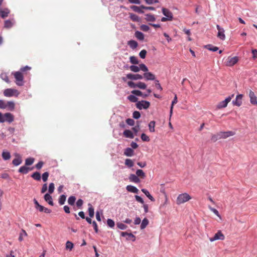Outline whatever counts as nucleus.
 I'll return each instance as SVG.
<instances>
[{
  "instance_id": "f257e3e1",
  "label": "nucleus",
  "mask_w": 257,
  "mask_h": 257,
  "mask_svg": "<svg viewBox=\"0 0 257 257\" xmlns=\"http://www.w3.org/2000/svg\"><path fill=\"white\" fill-rule=\"evenodd\" d=\"M14 120V116L11 113H6L3 114L0 112V122H4L5 121L9 123L12 122Z\"/></svg>"
},
{
  "instance_id": "f03ea898",
  "label": "nucleus",
  "mask_w": 257,
  "mask_h": 257,
  "mask_svg": "<svg viewBox=\"0 0 257 257\" xmlns=\"http://www.w3.org/2000/svg\"><path fill=\"white\" fill-rule=\"evenodd\" d=\"M191 199V196L186 193L180 194L177 198V203L180 204L184 203Z\"/></svg>"
},
{
  "instance_id": "7ed1b4c3",
  "label": "nucleus",
  "mask_w": 257,
  "mask_h": 257,
  "mask_svg": "<svg viewBox=\"0 0 257 257\" xmlns=\"http://www.w3.org/2000/svg\"><path fill=\"white\" fill-rule=\"evenodd\" d=\"M14 77L16 79V83L19 86H22L23 85L24 77L22 72L21 71H17L14 73Z\"/></svg>"
},
{
  "instance_id": "20e7f679",
  "label": "nucleus",
  "mask_w": 257,
  "mask_h": 257,
  "mask_svg": "<svg viewBox=\"0 0 257 257\" xmlns=\"http://www.w3.org/2000/svg\"><path fill=\"white\" fill-rule=\"evenodd\" d=\"M19 94V93L17 90L12 88L6 89L4 91V95L7 97H12L14 95L17 96Z\"/></svg>"
},
{
  "instance_id": "39448f33",
  "label": "nucleus",
  "mask_w": 257,
  "mask_h": 257,
  "mask_svg": "<svg viewBox=\"0 0 257 257\" xmlns=\"http://www.w3.org/2000/svg\"><path fill=\"white\" fill-rule=\"evenodd\" d=\"M150 103L146 100H142L137 102L136 106L139 109H147L149 107Z\"/></svg>"
},
{
  "instance_id": "423d86ee",
  "label": "nucleus",
  "mask_w": 257,
  "mask_h": 257,
  "mask_svg": "<svg viewBox=\"0 0 257 257\" xmlns=\"http://www.w3.org/2000/svg\"><path fill=\"white\" fill-rule=\"evenodd\" d=\"M224 238V236L223 233L221 232V231H218L215 234L213 237H210L209 238V240L211 242L214 241L216 240H223Z\"/></svg>"
},
{
  "instance_id": "0eeeda50",
  "label": "nucleus",
  "mask_w": 257,
  "mask_h": 257,
  "mask_svg": "<svg viewBox=\"0 0 257 257\" xmlns=\"http://www.w3.org/2000/svg\"><path fill=\"white\" fill-rule=\"evenodd\" d=\"M238 58L236 56L233 57H228L226 63V65L228 66H233L238 62Z\"/></svg>"
},
{
  "instance_id": "6e6552de",
  "label": "nucleus",
  "mask_w": 257,
  "mask_h": 257,
  "mask_svg": "<svg viewBox=\"0 0 257 257\" xmlns=\"http://www.w3.org/2000/svg\"><path fill=\"white\" fill-rule=\"evenodd\" d=\"M225 136V133L224 132H219L217 133L216 134L213 135L211 137V140L213 142H215L217 140L223 138Z\"/></svg>"
},
{
  "instance_id": "1a4fd4ad",
  "label": "nucleus",
  "mask_w": 257,
  "mask_h": 257,
  "mask_svg": "<svg viewBox=\"0 0 257 257\" xmlns=\"http://www.w3.org/2000/svg\"><path fill=\"white\" fill-rule=\"evenodd\" d=\"M15 158L13 160L12 163L14 166H17L22 163V159L21 155L19 154H15Z\"/></svg>"
},
{
  "instance_id": "9d476101",
  "label": "nucleus",
  "mask_w": 257,
  "mask_h": 257,
  "mask_svg": "<svg viewBox=\"0 0 257 257\" xmlns=\"http://www.w3.org/2000/svg\"><path fill=\"white\" fill-rule=\"evenodd\" d=\"M249 97L250 98V102L253 105H257V99L254 93L251 90L249 91Z\"/></svg>"
},
{
  "instance_id": "9b49d317",
  "label": "nucleus",
  "mask_w": 257,
  "mask_h": 257,
  "mask_svg": "<svg viewBox=\"0 0 257 257\" xmlns=\"http://www.w3.org/2000/svg\"><path fill=\"white\" fill-rule=\"evenodd\" d=\"M126 77L127 79L131 80H139L142 79L143 78V76L140 74H134L132 73L127 74L126 75Z\"/></svg>"
},
{
  "instance_id": "f8f14e48",
  "label": "nucleus",
  "mask_w": 257,
  "mask_h": 257,
  "mask_svg": "<svg viewBox=\"0 0 257 257\" xmlns=\"http://www.w3.org/2000/svg\"><path fill=\"white\" fill-rule=\"evenodd\" d=\"M162 13L164 16L169 19V21H171L173 19V14L168 9L166 8L162 9Z\"/></svg>"
},
{
  "instance_id": "ddd939ff",
  "label": "nucleus",
  "mask_w": 257,
  "mask_h": 257,
  "mask_svg": "<svg viewBox=\"0 0 257 257\" xmlns=\"http://www.w3.org/2000/svg\"><path fill=\"white\" fill-rule=\"evenodd\" d=\"M243 95L242 94H239L236 96V99L235 100H233L232 103L234 105H235L237 106H239L242 104V98Z\"/></svg>"
},
{
  "instance_id": "4468645a",
  "label": "nucleus",
  "mask_w": 257,
  "mask_h": 257,
  "mask_svg": "<svg viewBox=\"0 0 257 257\" xmlns=\"http://www.w3.org/2000/svg\"><path fill=\"white\" fill-rule=\"evenodd\" d=\"M14 24L15 20L14 19L6 20L4 23V27L6 29H10L14 26Z\"/></svg>"
},
{
  "instance_id": "2eb2a0df",
  "label": "nucleus",
  "mask_w": 257,
  "mask_h": 257,
  "mask_svg": "<svg viewBox=\"0 0 257 257\" xmlns=\"http://www.w3.org/2000/svg\"><path fill=\"white\" fill-rule=\"evenodd\" d=\"M10 13L9 9L6 8L4 10L0 9V16L4 19L7 17Z\"/></svg>"
},
{
  "instance_id": "dca6fc26",
  "label": "nucleus",
  "mask_w": 257,
  "mask_h": 257,
  "mask_svg": "<svg viewBox=\"0 0 257 257\" xmlns=\"http://www.w3.org/2000/svg\"><path fill=\"white\" fill-rule=\"evenodd\" d=\"M129 180L131 182H134L136 183H139L140 182V179L138 178L137 175L132 174L129 176Z\"/></svg>"
},
{
  "instance_id": "f3484780",
  "label": "nucleus",
  "mask_w": 257,
  "mask_h": 257,
  "mask_svg": "<svg viewBox=\"0 0 257 257\" xmlns=\"http://www.w3.org/2000/svg\"><path fill=\"white\" fill-rule=\"evenodd\" d=\"M44 199L50 205H51V206H53L54 205V203H53V202L52 196L50 195V194L46 193L44 195Z\"/></svg>"
},
{
  "instance_id": "a211bd4d",
  "label": "nucleus",
  "mask_w": 257,
  "mask_h": 257,
  "mask_svg": "<svg viewBox=\"0 0 257 257\" xmlns=\"http://www.w3.org/2000/svg\"><path fill=\"white\" fill-rule=\"evenodd\" d=\"M144 76L147 80H154L155 79V75L151 72L145 73Z\"/></svg>"
},
{
  "instance_id": "6ab92c4d",
  "label": "nucleus",
  "mask_w": 257,
  "mask_h": 257,
  "mask_svg": "<svg viewBox=\"0 0 257 257\" xmlns=\"http://www.w3.org/2000/svg\"><path fill=\"white\" fill-rule=\"evenodd\" d=\"M126 189L127 191L134 193H138L139 192V190L136 187L132 185H127L126 187Z\"/></svg>"
},
{
  "instance_id": "aec40b11",
  "label": "nucleus",
  "mask_w": 257,
  "mask_h": 257,
  "mask_svg": "<svg viewBox=\"0 0 257 257\" xmlns=\"http://www.w3.org/2000/svg\"><path fill=\"white\" fill-rule=\"evenodd\" d=\"M124 155L126 156L132 157L134 155V151L130 148H127L124 150Z\"/></svg>"
},
{
  "instance_id": "412c9836",
  "label": "nucleus",
  "mask_w": 257,
  "mask_h": 257,
  "mask_svg": "<svg viewBox=\"0 0 257 257\" xmlns=\"http://www.w3.org/2000/svg\"><path fill=\"white\" fill-rule=\"evenodd\" d=\"M131 8L135 12L140 14H143L144 13V12L143 10V9L141 7V6L140 7L132 6L131 7Z\"/></svg>"
},
{
  "instance_id": "4be33fe9",
  "label": "nucleus",
  "mask_w": 257,
  "mask_h": 257,
  "mask_svg": "<svg viewBox=\"0 0 257 257\" xmlns=\"http://www.w3.org/2000/svg\"><path fill=\"white\" fill-rule=\"evenodd\" d=\"M123 135L125 137L130 139H133L134 138V136L133 133L128 130H126L123 132Z\"/></svg>"
},
{
  "instance_id": "5701e85b",
  "label": "nucleus",
  "mask_w": 257,
  "mask_h": 257,
  "mask_svg": "<svg viewBox=\"0 0 257 257\" xmlns=\"http://www.w3.org/2000/svg\"><path fill=\"white\" fill-rule=\"evenodd\" d=\"M135 37L140 41H143L144 39V35L143 33L140 31H136L135 33Z\"/></svg>"
},
{
  "instance_id": "b1692460",
  "label": "nucleus",
  "mask_w": 257,
  "mask_h": 257,
  "mask_svg": "<svg viewBox=\"0 0 257 257\" xmlns=\"http://www.w3.org/2000/svg\"><path fill=\"white\" fill-rule=\"evenodd\" d=\"M145 19L148 22H155L156 21V18L154 15L152 14H146L145 15Z\"/></svg>"
},
{
  "instance_id": "393cba45",
  "label": "nucleus",
  "mask_w": 257,
  "mask_h": 257,
  "mask_svg": "<svg viewBox=\"0 0 257 257\" xmlns=\"http://www.w3.org/2000/svg\"><path fill=\"white\" fill-rule=\"evenodd\" d=\"M217 28L218 30L217 36L220 38L221 39H223L224 38V35L223 34V29H221L219 27V26L217 25Z\"/></svg>"
},
{
  "instance_id": "a878e982",
  "label": "nucleus",
  "mask_w": 257,
  "mask_h": 257,
  "mask_svg": "<svg viewBox=\"0 0 257 257\" xmlns=\"http://www.w3.org/2000/svg\"><path fill=\"white\" fill-rule=\"evenodd\" d=\"M15 105L13 101H8L6 103L7 108L9 110H13L15 109Z\"/></svg>"
},
{
  "instance_id": "bb28decb",
  "label": "nucleus",
  "mask_w": 257,
  "mask_h": 257,
  "mask_svg": "<svg viewBox=\"0 0 257 257\" xmlns=\"http://www.w3.org/2000/svg\"><path fill=\"white\" fill-rule=\"evenodd\" d=\"M136 175L142 179H144L146 177L145 173L141 169H138L136 171Z\"/></svg>"
},
{
  "instance_id": "cd10ccee",
  "label": "nucleus",
  "mask_w": 257,
  "mask_h": 257,
  "mask_svg": "<svg viewBox=\"0 0 257 257\" xmlns=\"http://www.w3.org/2000/svg\"><path fill=\"white\" fill-rule=\"evenodd\" d=\"M127 44L132 49H135L138 46V43L135 40H130L128 42Z\"/></svg>"
},
{
  "instance_id": "c85d7f7f",
  "label": "nucleus",
  "mask_w": 257,
  "mask_h": 257,
  "mask_svg": "<svg viewBox=\"0 0 257 257\" xmlns=\"http://www.w3.org/2000/svg\"><path fill=\"white\" fill-rule=\"evenodd\" d=\"M142 191L152 201H155L154 197L150 194L149 192L145 189H142Z\"/></svg>"
},
{
  "instance_id": "c756f323",
  "label": "nucleus",
  "mask_w": 257,
  "mask_h": 257,
  "mask_svg": "<svg viewBox=\"0 0 257 257\" xmlns=\"http://www.w3.org/2000/svg\"><path fill=\"white\" fill-rule=\"evenodd\" d=\"M31 177L36 181H40L41 180V174L39 172H36L31 175Z\"/></svg>"
},
{
  "instance_id": "7c9ffc66",
  "label": "nucleus",
  "mask_w": 257,
  "mask_h": 257,
  "mask_svg": "<svg viewBox=\"0 0 257 257\" xmlns=\"http://www.w3.org/2000/svg\"><path fill=\"white\" fill-rule=\"evenodd\" d=\"M130 18L133 22H139L140 18L139 16L133 13H130Z\"/></svg>"
},
{
  "instance_id": "2f4dec72",
  "label": "nucleus",
  "mask_w": 257,
  "mask_h": 257,
  "mask_svg": "<svg viewBox=\"0 0 257 257\" xmlns=\"http://www.w3.org/2000/svg\"><path fill=\"white\" fill-rule=\"evenodd\" d=\"M2 157L5 160H9L11 158V154L8 151H3L2 153Z\"/></svg>"
},
{
  "instance_id": "473e14b6",
  "label": "nucleus",
  "mask_w": 257,
  "mask_h": 257,
  "mask_svg": "<svg viewBox=\"0 0 257 257\" xmlns=\"http://www.w3.org/2000/svg\"><path fill=\"white\" fill-rule=\"evenodd\" d=\"M29 168L25 166H22L20 168L19 172L23 174H27L29 172Z\"/></svg>"
},
{
  "instance_id": "72a5a7b5",
  "label": "nucleus",
  "mask_w": 257,
  "mask_h": 257,
  "mask_svg": "<svg viewBox=\"0 0 257 257\" xmlns=\"http://www.w3.org/2000/svg\"><path fill=\"white\" fill-rule=\"evenodd\" d=\"M66 199V196L64 194L61 195L59 197V199H58V202H59V204L61 205H63L65 202Z\"/></svg>"
},
{
  "instance_id": "f704fd0d",
  "label": "nucleus",
  "mask_w": 257,
  "mask_h": 257,
  "mask_svg": "<svg viewBox=\"0 0 257 257\" xmlns=\"http://www.w3.org/2000/svg\"><path fill=\"white\" fill-rule=\"evenodd\" d=\"M88 213L90 217H93L94 215V208L92 205L90 203L88 204Z\"/></svg>"
},
{
  "instance_id": "c9c22d12",
  "label": "nucleus",
  "mask_w": 257,
  "mask_h": 257,
  "mask_svg": "<svg viewBox=\"0 0 257 257\" xmlns=\"http://www.w3.org/2000/svg\"><path fill=\"white\" fill-rule=\"evenodd\" d=\"M205 47L210 51L215 52L218 50V48L216 46H214L212 45L209 44L205 46Z\"/></svg>"
},
{
  "instance_id": "e433bc0d",
  "label": "nucleus",
  "mask_w": 257,
  "mask_h": 257,
  "mask_svg": "<svg viewBox=\"0 0 257 257\" xmlns=\"http://www.w3.org/2000/svg\"><path fill=\"white\" fill-rule=\"evenodd\" d=\"M149 224V220L147 218H145L142 222V223L141 224V228L142 229H143L144 228H145L146 227V226L148 225Z\"/></svg>"
},
{
  "instance_id": "4c0bfd02",
  "label": "nucleus",
  "mask_w": 257,
  "mask_h": 257,
  "mask_svg": "<svg viewBox=\"0 0 257 257\" xmlns=\"http://www.w3.org/2000/svg\"><path fill=\"white\" fill-rule=\"evenodd\" d=\"M34 204H35L36 208L37 209H39V210L40 212H42L43 208L44 206L40 205L39 203H38V201L36 199H34Z\"/></svg>"
},
{
  "instance_id": "58836bf2",
  "label": "nucleus",
  "mask_w": 257,
  "mask_h": 257,
  "mask_svg": "<svg viewBox=\"0 0 257 257\" xmlns=\"http://www.w3.org/2000/svg\"><path fill=\"white\" fill-rule=\"evenodd\" d=\"M76 201V197L74 196H71L68 199V203L70 205H73Z\"/></svg>"
},
{
  "instance_id": "ea45409f",
  "label": "nucleus",
  "mask_w": 257,
  "mask_h": 257,
  "mask_svg": "<svg viewBox=\"0 0 257 257\" xmlns=\"http://www.w3.org/2000/svg\"><path fill=\"white\" fill-rule=\"evenodd\" d=\"M155 121H151L149 124V131L151 132H155Z\"/></svg>"
},
{
  "instance_id": "a19ab883",
  "label": "nucleus",
  "mask_w": 257,
  "mask_h": 257,
  "mask_svg": "<svg viewBox=\"0 0 257 257\" xmlns=\"http://www.w3.org/2000/svg\"><path fill=\"white\" fill-rule=\"evenodd\" d=\"M125 165L128 167L131 168L134 166V163L132 160L130 159H126L125 160Z\"/></svg>"
},
{
  "instance_id": "79ce46f5",
  "label": "nucleus",
  "mask_w": 257,
  "mask_h": 257,
  "mask_svg": "<svg viewBox=\"0 0 257 257\" xmlns=\"http://www.w3.org/2000/svg\"><path fill=\"white\" fill-rule=\"evenodd\" d=\"M34 159L33 158H29L26 159L25 165L26 166H30L33 164Z\"/></svg>"
},
{
  "instance_id": "37998d69",
  "label": "nucleus",
  "mask_w": 257,
  "mask_h": 257,
  "mask_svg": "<svg viewBox=\"0 0 257 257\" xmlns=\"http://www.w3.org/2000/svg\"><path fill=\"white\" fill-rule=\"evenodd\" d=\"M127 99L132 102H136L138 101V98L134 95H130L127 96Z\"/></svg>"
},
{
  "instance_id": "c03bdc74",
  "label": "nucleus",
  "mask_w": 257,
  "mask_h": 257,
  "mask_svg": "<svg viewBox=\"0 0 257 257\" xmlns=\"http://www.w3.org/2000/svg\"><path fill=\"white\" fill-rule=\"evenodd\" d=\"M130 62L133 64H139V61L138 58L135 56H131L130 58Z\"/></svg>"
},
{
  "instance_id": "a18cd8bd",
  "label": "nucleus",
  "mask_w": 257,
  "mask_h": 257,
  "mask_svg": "<svg viewBox=\"0 0 257 257\" xmlns=\"http://www.w3.org/2000/svg\"><path fill=\"white\" fill-rule=\"evenodd\" d=\"M137 87L142 89H145L147 88V85L142 82H139L137 83Z\"/></svg>"
},
{
  "instance_id": "49530a36",
  "label": "nucleus",
  "mask_w": 257,
  "mask_h": 257,
  "mask_svg": "<svg viewBox=\"0 0 257 257\" xmlns=\"http://www.w3.org/2000/svg\"><path fill=\"white\" fill-rule=\"evenodd\" d=\"M117 227L121 230L126 229L127 226L124 224L120 222L117 223L116 224Z\"/></svg>"
},
{
  "instance_id": "de8ad7c7",
  "label": "nucleus",
  "mask_w": 257,
  "mask_h": 257,
  "mask_svg": "<svg viewBox=\"0 0 257 257\" xmlns=\"http://www.w3.org/2000/svg\"><path fill=\"white\" fill-rule=\"evenodd\" d=\"M55 189V185L53 183H51L49 186L48 192L49 194H52L54 192Z\"/></svg>"
},
{
  "instance_id": "09e8293b",
  "label": "nucleus",
  "mask_w": 257,
  "mask_h": 257,
  "mask_svg": "<svg viewBox=\"0 0 257 257\" xmlns=\"http://www.w3.org/2000/svg\"><path fill=\"white\" fill-rule=\"evenodd\" d=\"M27 233L25 230L22 229V232L20 233V236L19 237V240L20 241H22L23 240V236H27Z\"/></svg>"
},
{
  "instance_id": "8fccbe9b",
  "label": "nucleus",
  "mask_w": 257,
  "mask_h": 257,
  "mask_svg": "<svg viewBox=\"0 0 257 257\" xmlns=\"http://www.w3.org/2000/svg\"><path fill=\"white\" fill-rule=\"evenodd\" d=\"M49 175V173L48 172H46L42 174V180L45 182L48 180V178Z\"/></svg>"
},
{
  "instance_id": "3c124183",
  "label": "nucleus",
  "mask_w": 257,
  "mask_h": 257,
  "mask_svg": "<svg viewBox=\"0 0 257 257\" xmlns=\"http://www.w3.org/2000/svg\"><path fill=\"white\" fill-rule=\"evenodd\" d=\"M130 70L134 72H138L140 71L139 67L135 65H132L130 67Z\"/></svg>"
},
{
  "instance_id": "603ef678",
  "label": "nucleus",
  "mask_w": 257,
  "mask_h": 257,
  "mask_svg": "<svg viewBox=\"0 0 257 257\" xmlns=\"http://www.w3.org/2000/svg\"><path fill=\"white\" fill-rule=\"evenodd\" d=\"M73 244L70 241H67L66 243V248L71 250L73 248Z\"/></svg>"
},
{
  "instance_id": "864d4df0",
  "label": "nucleus",
  "mask_w": 257,
  "mask_h": 257,
  "mask_svg": "<svg viewBox=\"0 0 257 257\" xmlns=\"http://www.w3.org/2000/svg\"><path fill=\"white\" fill-rule=\"evenodd\" d=\"M140 70H141L144 72L148 71V69L147 67L144 64H141L139 65Z\"/></svg>"
},
{
  "instance_id": "5fc2aeb1",
  "label": "nucleus",
  "mask_w": 257,
  "mask_h": 257,
  "mask_svg": "<svg viewBox=\"0 0 257 257\" xmlns=\"http://www.w3.org/2000/svg\"><path fill=\"white\" fill-rule=\"evenodd\" d=\"M141 138L143 141L149 142L150 141L149 137L145 134H142Z\"/></svg>"
},
{
  "instance_id": "6e6d98bb",
  "label": "nucleus",
  "mask_w": 257,
  "mask_h": 257,
  "mask_svg": "<svg viewBox=\"0 0 257 257\" xmlns=\"http://www.w3.org/2000/svg\"><path fill=\"white\" fill-rule=\"evenodd\" d=\"M131 93L134 95L137 96H142L143 95V93L139 90H134L132 91Z\"/></svg>"
},
{
  "instance_id": "4d7b16f0",
  "label": "nucleus",
  "mask_w": 257,
  "mask_h": 257,
  "mask_svg": "<svg viewBox=\"0 0 257 257\" xmlns=\"http://www.w3.org/2000/svg\"><path fill=\"white\" fill-rule=\"evenodd\" d=\"M141 30L144 32H147L150 30V28L146 25H142L140 27Z\"/></svg>"
},
{
  "instance_id": "13d9d810",
  "label": "nucleus",
  "mask_w": 257,
  "mask_h": 257,
  "mask_svg": "<svg viewBox=\"0 0 257 257\" xmlns=\"http://www.w3.org/2000/svg\"><path fill=\"white\" fill-rule=\"evenodd\" d=\"M107 224L110 227H114V225H115L114 221L112 220L111 219H107Z\"/></svg>"
},
{
  "instance_id": "bf43d9fd",
  "label": "nucleus",
  "mask_w": 257,
  "mask_h": 257,
  "mask_svg": "<svg viewBox=\"0 0 257 257\" xmlns=\"http://www.w3.org/2000/svg\"><path fill=\"white\" fill-rule=\"evenodd\" d=\"M147 54V51L146 50H142L139 53L140 57L144 59L146 57Z\"/></svg>"
},
{
  "instance_id": "052dcab7",
  "label": "nucleus",
  "mask_w": 257,
  "mask_h": 257,
  "mask_svg": "<svg viewBox=\"0 0 257 257\" xmlns=\"http://www.w3.org/2000/svg\"><path fill=\"white\" fill-rule=\"evenodd\" d=\"M133 116L134 118L138 119L140 117L141 114L139 111H135L133 112Z\"/></svg>"
},
{
  "instance_id": "680f3d73",
  "label": "nucleus",
  "mask_w": 257,
  "mask_h": 257,
  "mask_svg": "<svg viewBox=\"0 0 257 257\" xmlns=\"http://www.w3.org/2000/svg\"><path fill=\"white\" fill-rule=\"evenodd\" d=\"M126 122L131 126H133L135 124V121L132 118H127L126 120Z\"/></svg>"
},
{
  "instance_id": "e2e57ef3",
  "label": "nucleus",
  "mask_w": 257,
  "mask_h": 257,
  "mask_svg": "<svg viewBox=\"0 0 257 257\" xmlns=\"http://www.w3.org/2000/svg\"><path fill=\"white\" fill-rule=\"evenodd\" d=\"M121 235L122 236H129L130 237L135 238V236L132 233H127V232H121Z\"/></svg>"
},
{
  "instance_id": "0e129e2a",
  "label": "nucleus",
  "mask_w": 257,
  "mask_h": 257,
  "mask_svg": "<svg viewBox=\"0 0 257 257\" xmlns=\"http://www.w3.org/2000/svg\"><path fill=\"white\" fill-rule=\"evenodd\" d=\"M6 103L3 100H0V108L5 109L7 108Z\"/></svg>"
},
{
  "instance_id": "69168bd1",
  "label": "nucleus",
  "mask_w": 257,
  "mask_h": 257,
  "mask_svg": "<svg viewBox=\"0 0 257 257\" xmlns=\"http://www.w3.org/2000/svg\"><path fill=\"white\" fill-rule=\"evenodd\" d=\"M31 69V67L26 66L25 67H22L20 69V71L22 73L25 72L27 71H29Z\"/></svg>"
},
{
  "instance_id": "338daca9",
  "label": "nucleus",
  "mask_w": 257,
  "mask_h": 257,
  "mask_svg": "<svg viewBox=\"0 0 257 257\" xmlns=\"http://www.w3.org/2000/svg\"><path fill=\"white\" fill-rule=\"evenodd\" d=\"M223 107H225V100L222 101L217 105V108L218 109L222 108Z\"/></svg>"
},
{
  "instance_id": "774afa93",
  "label": "nucleus",
  "mask_w": 257,
  "mask_h": 257,
  "mask_svg": "<svg viewBox=\"0 0 257 257\" xmlns=\"http://www.w3.org/2000/svg\"><path fill=\"white\" fill-rule=\"evenodd\" d=\"M251 52L252 54V58L253 59H255L257 58V50L256 49H252Z\"/></svg>"
}]
</instances>
